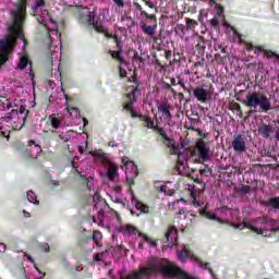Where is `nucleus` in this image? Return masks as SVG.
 Segmentation results:
<instances>
[{
    "label": "nucleus",
    "mask_w": 279,
    "mask_h": 279,
    "mask_svg": "<svg viewBox=\"0 0 279 279\" xmlns=\"http://www.w3.org/2000/svg\"><path fill=\"white\" fill-rule=\"evenodd\" d=\"M255 223L258 226H264V228H270L269 232H272L276 234V232H279V222L275 219H269L267 217H258L255 219Z\"/></svg>",
    "instance_id": "6e6552de"
},
{
    "label": "nucleus",
    "mask_w": 279,
    "mask_h": 279,
    "mask_svg": "<svg viewBox=\"0 0 279 279\" xmlns=\"http://www.w3.org/2000/svg\"><path fill=\"white\" fill-rule=\"evenodd\" d=\"M13 23L8 27V35L0 39V64H5L16 40L23 34V24L27 16V0H17L15 10L11 11Z\"/></svg>",
    "instance_id": "f257e3e1"
},
{
    "label": "nucleus",
    "mask_w": 279,
    "mask_h": 279,
    "mask_svg": "<svg viewBox=\"0 0 279 279\" xmlns=\"http://www.w3.org/2000/svg\"><path fill=\"white\" fill-rule=\"evenodd\" d=\"M153 132H156L161 136L162 141H169V135H167V131L165 129L160 128L158 124H156V128L153 129Z\"/></svg>",
    "instance_id": "393cba45"
},
{
    "label": "nucleus",
    "mask_w": 279,
    "mask_h": 279,
    "mask_svg": "<svg viewBox=\"0 0 279 279\" xmlns=\"http://www.w3.org/2000/svg\"><path fill=\"white\" fill-rule=\"evenodd\" d=\"M32 145H35V147H39L40 149V145L36 144V141L34 140L28 141L27 147H32Z\"/></svg>",
    "instance_id": "680f3d73"
},
{
    "label": "nucleus",
    "mask_w": 279,
    "mask_h": 279,
    "mask_svg": "<svg viewBox=\"0 0 279 279\" xmlns=\"http://www.w3.org/2000/svg\"><path fill=\"white\" fill-rule=\"evenodd\" d=\"M229 110H231V112L236 111L240 118L243 117V109H241V105L234 100L229 102Z\"/></svg>",
    "instance_id": "6ab92c4d"
},
{
    "label": "nucleus",
    "mask_w": 279,
    "mask_h": 279,
    "mask_svg": "<svg viewBox=\"0 0 279 279\" xmlns=\"http://www.w3.org/2000/svg\"><path fill=\"white\" fill-rule=\"evenodd\" d=\"M138 238L144 239L145 243H149L150 247H157L158 245V240H151V238L143 232H138Z\"/></svg>",
    "instance_id": "412c9836"
},
{
    "label": "nucleus",
    "mask_w": 279,
    "mask_h": 279,
    "mask_svg": "<svg viewBox=\"0 0 279 279\" xmlns=\"http://www.w3.org/2000/svg\"><path fill=\"white\" fill-rule=\"evenodd\" d=\"M214 60L218 63V64H225L226 60H228L225 56H221V53H216L214 56Z\"/></svg>",
    "instance_id": "2f4dec72"
},
{
    "label": "nucleus",
    "mask_w": 279,
    "mask_h": 279,
    "mask_svg": "<svg viewBox=\"0 0 279 279\" xmlns=\"http://www.w3.org/2000/svg\"><path fill=\"white\" fill-rule=\"evenodd\" d=\"M131 204H134L136 210H141V213H145V214L149 213V206L138 201V198L135 195L132 196Z\"/></svg>",
    "instance_id": "2eb2a0df"
},
{
    "label": "nucleus",
    "mask_w": 279,
    "mask_h": 279,
    "mask_svg": "<svg viewBox=\"0 0 279 279\" xmlns=\"http://www.w3.org/2000/svg\"><path fill=\"white\" fill-rule=\"evenodd\" d=\"M193 95L197 101L201 104H206L210 99V90L204 88V87H196L193 90Z\"/></svg>",
    "instance_id": "9d476101"
},
{
    "label": "nucleus",
    "mask_w": 279,
    "mask_h": 279,
    "mask_svg": "<svg viewBox=\"0 0 279 279\" xmlns=\"http://www.w3.org/2000/svg\"><path fill=\"white\" fill-rule=\"evenodd\" d=\"M106 165H107V172H106V178L110 182H119V166L109 159H106Z\"/></svg>",
    "instance_id": "1a4fd4ad"
},
{
    "label": "nucleus",
    "mask_w": 279,
    "mask_h": 279,
    "mask_svg": "<svg viewBox=\"0 0 279 279\" xmlns=\"http://www.w3.org/2000/svg\"><path fill=\"white\" fill-rule=\"evenodd\" d=\"M210 23H211L213 27H219V20L214 17L210 20Z\"/></svg>",
    "instance_id": "bf43d9fd"
},
{
    "label": "nucleus",
    "mask_w": 279,
    "mask_h": 279,
    "mask_svg": "<svg viewBox=\"0 0 279 279\" xmlns=\"http://www.w3.org/2000/svg\"><path fill=\"white\" fill-rule=\"evenodd\" d=\"M81 180H82L84 186H86V189H88V191H90V186H88V184L90 183V180L86 177H81Z\"/></svg>",
    "instance_id": "a18cd8bd"
},
{
    "label": "nucleus",
    "mask_w": 279,
    "mask_h": 279,
    "mask_svg": "<svg viewBox=\"0 0 279 279\" xmlns=\"http://www.w3.org/2000/svg\"><path fill=\"white\" fill-rule=\"evenodd\" d=\"M113 2L116 3V5H118V8H123L125 5V2L123 0H113Z\"/></svg>",
    "instance_id": "6e6d98bb"
},
{
    "label": "nucleus",
    "mask_w": 279,
    "mask_h": 279,
    "mask_svg": "<svg viewBox=\"0 0 279 279\" xmlns=\"http://www.w3.org/2000/svg\"><path fill=\"white\" fill-rule=\"evenodd\" d=\"M142 16H145L148 21H156V14H149L147 11H142Z\"/></svg>",
    "instance_id": "4c0bfd02"
},
{
    "label": "nucleus",
    "mask_w": 279,
    "mask_h": 279,
    "mask_svg": "<svg viewBox=\"0 0 279 279\" xmlns=\"http://www.w3.org/2000/svg\"><path fill=\"white\" fill-rule=\"evenodd\" d=\"M165 145L166 147L169 149V147L171 146V143H174L175 140L171 138V137H168V140H165Z\"/></svg>",
    "instance_id": "603ef678"
},
{
    "label": "nucleus",
    "mask_w": 279,
    "mask_h": 279,
    "mask_svg": "<svg viewBox=\"0 0 279 279\" xmlns=\"http://www.w3.org/2000/svg\"><path fill=\"white\" fill-rule=\"evenodd\" d=\"M194 259L196 260V263H198L199 267H202L203 269H207V271H209V274L215 278V271L213 270V268L209 267V263H206L198 257H194Z\"/></svg>",
    "instance_id": "b1692460"
},
{
    "label": "nucleus",
    "mask_w": 279,
    "mask_h": 279,
    "mask_svg": "<svg viewBox=\"0 0 279 279\" xmlns=\"http://www.w3.org/2000/svg\"><path fill=\"white\" fill-rule=\"evenodd\" d=\"M27 64H29V66H31L29 76L34 81V70H32L33 63H32V61H29V57L28 56L20 57L17 69L20 71H24V69H27Z\"/></svg>",
    "instance_id": "4468645a"
},
{
    "label": "nucleus",
    "mask_w": 279,
    "mask_h": 279,
    "mask_svg": "<svg viewBox=\"0 0 279 279\" xmlns=\"http://www.w3.org/2000/svg\"><path fill=\"white\" fill-rule=\"evenodd\" d=\"M97 16V9L95 7H92L88 9L87 13L85 14V21L87 25L93 27L95 32L98 34H106V28L104 27V20L106 19V15L99 14L98 17L95 20Z\"/></svg>",
    "instance_id": "7ed1b4c3"
},
{
    "label": "nucleus",
    "mask_w": 279,
    "mask_h": 279,
    "mask_svg": "<svg viewBox=\"0 0 279 279\" xmlns=\"http://www.w3.org/2000/svg\"><path fill=\"white\" fill-rule=\"evenodd\" d=\"M186 29H195V25H197V22L191 17H186Z\"/></svg>",
    "instance_id": "7c9ffc66"
},
{
    "label": "nucleus",
    "mask_w": 279,
    "mask_h": 279,
    "mask_svg": "<svg viewBox=\"0 0 279 279\" xmlns=\"http://www.w3.org/2000/svg\"><path fill=\"white\" fill-rule=\"evenodd\" d=\"M99 239H101V232L99 231H94L93 232V241L96 243V245L99 246Z\"/></svg>",
    "instance_id": "e433bc0d"
},
{
    "label": "nucleus",
    "mask_w": 279,
    "mask_h": 279,
    "mask_svg": "<svg viewBox=\"0 0 279 279\" xmlns=\"http://www.w3.org/2000/svg\"><path fill=\"white\" fill-rule=\"evenodd\" d=\"M167 185H161L160 187H159V191H160V193H167Z\"/></svg>",
    "instance_id": "69168bd1"
},
{
    "label": "nucleus",
    "mask_w": 279,
    "mask_h": 279,
    "mask_svg": "<svg viewBox=\"0 0 279 279\" xmlns=\"http://www.w3.org/2000/svg\"><path fill=\"white\" fill-rule=\"evenodd\" d=\"M208 213V203H206L205 207L199 209V215L201 217H205Z\"/></svg>",
    "instance_id": "37998d69"
},
{
    "label": "nucleus",
    "mask_w": 279,
    "mask_h": 279,
    "mask_svg": "<svg viewBox=\"0 0 279 279\" xmlns=\"http://www.w3.org/2000/svg\"><path fill=\"white\" fill-rule=\"evenodd\" d=\"M60 83H61V93L64 95L65 100L69 101V95H66V89H64V82H62V73L60 74Z\"/></svg>",
    "instance_id": "58836bf2"
},
{
    "label": "nucleus",
    "mask_w": 279,
    "mask_h": 279,
    "mask_svg": "<svg viewBox=\"0 0 279 279\" xmlns=\"http://www.w3.org/2000/svg\"><path fill=\"white\" fill-rule=\"evenodd\" d=\"M156 27H158V25H156V24L154 26L143 24L142 25V32L144 34H146L147 36H154V34H156Z\"/></svg>",
    "instance_id": "4be33fe9"
},
{
    "label": "nucleus",
    "mask_w": 279,
    "mask_h": 279,
    "mask_svg": "<svg viewBox=\"0 0 279 279\" xmlns=\"http://www.w3.org/2000/svg\"><path fill=\"white\" fill-rule=\"evenodd\" d=\"M220 51L223 53L225 58H230V53H228V47H222Z\"/></svg>",
    "instance_id": "864d4df0"
},
{
    "label": "nucleus",
    "mask_w": 279,
    "mask_h": 279,
    "mask_svg": "<svg viewBox=\"0 0 279 279\" xmlns=\"http://www.w3.org/2000/svg\"><path fill=\"white\" fill-rule=\"evenodd\" d=\"M94 158H96L97 162H101V165H106V154L99 150L89 151Z\"/></svg>",
    "instance_id": "5701e85b"
},
{
    "label": "nucleus",
    "mask_w": 279,
    "mask_h": 279,
    "mask_svg": "<svg viewBox=\"0 0 279 279\" xmlns=\"http://www.w3.org/2000/svg\"><path fill=\"white\" fill-rule=\"evenodd\" d=\"M246 138L243 134L233 135V140L231 142V146L235 154H245L247 151V144L245 143Z\"/></svg>",
    "instance_id": "0eeeda50"
},
{
    "label": "nucleus",
    "mask_w": 279,
    "mask_h": 279,
    "mask_svg": "<svg viewBox=\"0 0 279 279\" xmlns=\"http://www.w3.org/2000/svg\"><path fill=\"white\" fill-rule=\"evenodd\" d=\"M122 165H123V167H128V165H133V167H134V161H130L128 159H122Z\"/></svg>",
    "instance_id": "052dcab7"
},
{
    "label": "nucleus",
    "mask_w": 279,
    "mask_h": 279,
    "mask_svg": "<svg viewBox=\"0 0 279 279\" xmlns=\"http://www.w3.org/2000/svg\"><path fill=\"white\" fill-rule=\"evenodd\" d=\"M27 199L28 202H31V204H35L37 206L38 204H40V202H38V196H36V193H34L33 191L27 192Z\"/></svg>",
    "instance_id": "cd10ccee"
},
{
    "label": "nucleus",
    "mask_w": 279,
    "mask_h": 279,
    "mask_svg": "<svg viewBox=\"0 0 279 279\" xmlns=\"http://www.w3.org/2000/svg\"><path fill=\"white\" fill-rule=\"evenodd\" d=\"M133 59L137 60V62H143V57L138 54V51H134Z\"/></svg>",
    "instance_id": "de8ad7c7"
},
{
    "label": "nucleus",
    "mask_w": 279,
    "mask_h": 279,
    "mask_svg": "<svg viewBox=\"0 0 279 279\" xmlns=\"http://www.w3.org/2000/svg\"><path fill=\"white\" fill-rule=\"evenodd\" d=\"M136 119L142 121L143 128H147V130H155L156 128V122H154V119H151V116L149 114H143V113H137Z\"/></svg>",
    "instance_id": "f8f14e48"
},
{
    "label": "nucleus",
    "mask_w": 279,
    "mask_h": 279,
    "mask_svg": "<svg viewBox=\"0 0 279 279\" xmlns=\"http://www.w3.org/2000/svg\"><path fill=\"white\" fill-rule=\"evenodd\" d=\"M247 230H251L252 232H255L256 234L264 235L265 234V229H258L256 226L252 223H245L244 225Z\"/></svg>",
    "instance_id": "bb28decb"
},
{
    "label": "nucleus",
    "mask_w": 279,
    "mask_h": 279,
    "mask_svg": "<svg viewBox=\"0 0 279 279\" xmlns=\"http://www.w3.org/2000/svg\"><path fill=\"white\" fill-rule=\"evenodd\" d=\"M206 219H209L211 221H217L218 223H228V220H223L220 217H217V215H215L214 213H208L206 216Z\"/></svg>",
    "instance_id": "a878e982"
},
{
    "label": "nucleus",
    "mask_w": 279,
    "mask_h": 279,
    "mask_svg": "<svg viewBox=\"0 0 279 279\" xmlns=\"http://www.w3.org/2000/svg\"><path fill=\"white\" fill-rule=\"evenodd\" d=\"M126 99H129V101H132L134 99V93L132 92V87H131V93L125 94Z\"/></svg>",
    "instance_id": "13d9d810"
},
{
    "label": "nucleus",
    "mask_w": 279,
    "mask_h": 279,
    "mask_svg": "<svg viewBox=\"0 0 279 279\" xmlns=\"http://www.w3.org/2000/svg\"><path fill=\"white\" fill-rule=\"evenodd\" d=\"M219 1H223V0H208V5H210L213 8H215L218 16H223V13L226 12V8L219 3Z\"/></svg>",
    "instance_id": "dca6fc26"
},
{
    "label": "nucleus",
    "mask_w": 279,
    "mask_h": 279,
    "mask_svg": "<svg viewBox=\"0 0 279 279\" xmlns=\"http://www.w3.org/2000/svg\"><path fill=\"white\" fill-rule=\"evenodd\" d=\"M47 5V1L45 0H35V8H45Z\"/></svg>",
    "instance_id": "a19ab883"
},
{
    "label": "nucleus",
    "mask_w": 279,
    "mask_h": 279,
    "mask_svg": "<svg viewBox=\"0 0 279 279\" xmlns=\"http://www.w3.org/2000/svg\"><path fill=\"white\" fill-rule=\"evenodd\" d=\"M125 232H128L129 234H136V232H138V229H136L134 225H126Z\"/></svg>",
    "instance_id": "c9c22d12"
},
{
    "label": "nucleus",
    "mask_w": 279,
    "mask_h": 279,
    "mask_svg": "<svg viewBox=\"0 0 279 279\" xmlns=\"http://www.w3.org/2000/svg\"><path fill=\"white\" fill-rule=\"evenodd\" d=\"M263 206H266L267 208H272L274 210H279V197L275 196L267 201H264Z\"/></svg>",
    "instance_id": "f3484780"
},
{
    "label": "nucleus",
    "mask_w": 279,
    "mask_h": 279,
    "mask_svg": "<svg viewBox=\"0 0 279 279\" xmlns=\"http://www.w3.org/2000/svg\"><path fill=\"white\" fill-rule=\"evenodd\" d=\"M173 106L167 101H162L158 107L157 110L158 112H161L163 114L165 119L168 121H171L173 119V116L171 114V109Z\"/></svg>",
    "instance_id": "ddd939ff"
},
{
    "label": "nucleus",
    "mask_w": 279,
    "mask_h": 279,
    "mask_svg": "<svg viewBox=\"0 0 279 279\" xmlns=\"http://www.w3.org/2000/svg\"><path fill=\"white\" fill-rule=\"evenodd\" d=\"M134 84H136V86H132V93H133V99L132 101H129L126 104H124L123 108L124 110H126V112H130L132 119H136L138 117V112L134 111V104H136V101H138V98L136 97V95H138V93H141V90H138V81H136V78L133 80Z\"/></svg>",
    "instance_id": "423d86ee"
},
{
    "label": "nucleus",
    "mask_w": 279,
    "mask_h": 279,
    "mask_svg": "<svg viewBox=\"0 0 279 279\" xmlns=\"http://www.w3.org/2000/svg\"><path fill=\"white\" fill-rule=\"evenodd\" d=\"M182 252L184 255L187 256V258H195V255H193V252L191 251V246L189 244L183 245Z\"/></svg>",
    "instance_id": "c756f323"
},
{
    "label": "nucleus",
    "mask_w": 279,
    "mask_h": 279,
    "mask_svg": "<svg viewBox=\"0 0 279 279\" xmlns=\"http://www.w3.org/2000/svg\"><path fill=\"white\" fill-rule=\"evenodd\" d=\"M106 38H113V43H116V47L118 50H108L109 56H111L112 60H116L119 66L125 64V59L121 56V51H123V46H121V39L117 35L112 36L109 33H106Z\"/></svg>",
    "instance_id": "39448f33"
},
{
    "label": "nucleus",
    "mask_w": 279,
    "mask_h": 279,
    "mask_svg": "<svg viewBox=\"0 0 279 279\" xmlns=\"http://www.w3.org/2000/svg\"><path fill=\"white\" fill-rule=\"evenodd\" d=\"M214 49H215V51H221V49H223V46H221L220 44H217V43H215L214 44Z\"/></svg>",
    "instance_id": "e2e57ef3"
},
{
    "label": "nucleus",
    "mask_w": 279,
    "mask_h": 279,
    "mask_svg": "<svg viewBox=\"0 0 279 279\" xmlns=\"http://www.w3.org/2000/svg\"><path fill=\"white\" fill-rule=\"evenodd\" d=\"M0 108H2V110H10L12 102L8 98H3V100L0 99Z\"/></svg>",
    "instance_id": "c85d7f7f"
},
{
    "label": "nucleus",
    "mask_w": 279,
    "mask_h": 279,
    "mask_svg": "<svg viewBox=\"0 0 279 279\" xmlns=\"http://www.w3.org/2000/svg\"><path fill=\"white\" fill-rule=\"evenodd\" d=\"M242 104H244L246 108H250L244 117V121H247L254 112H258V106L260 112H269V110H271V99H269L265 94H258L256 92L248 93L246 95V99L243 100Z\"/></svg>",
    "instance_id": "f03ea898"
},
{
    "label": "nucleus",
    "mask_w": 279,
    "mask_h": 279,
    "mask_svg": "<svg viewBox=\"0 0 279 279\" xmlns=\"http://www.w3.org/2000/svg\"><path fill=\"white\" fill-rule=\"evenodd\" d=\"M195 148L198 154L194 158V162H196V165H204V162H208V160H210V147L206 145V142L204 140H199L196 143Z\"/></svg>",
    "instance_id": "20e7f679"
},
{
    "label": "nucleus",
    "mask_w": 279,
    "mask_h": 279,
    "mask_svg": "<svg viewBox=\"0 0 279 279\" xmlns=\"http://www.w3.org/2000/svg\"><path fill=\"white\" fill-rule=\"evenodd\" d=\"M25 111H26L25 106H21L19 110L20 114H25Z\"/></svg>",
    "instance_id": "338daca9"
},
{
    "label": "nucleus",
    "mask_w": 279,
    "mask_h": 279,
    "mask_svg": "<svg viewBox=\"0 0 279 279\" xmlns=\"http://www.w3.org/2000/svg\"><path fill=\"white\" fill-rule=\"evenodd\" d=\"M134 7H135L136 10H138V12H141V14L143 15V12H145V10H143V7H142L138 2H134Z\"/></svg>",
    "instance_id": "4d7b16f0"
},
{
    "label": "nucleus",
    "mask_w": 279,
    "mask_h": 279,
    "mask_svg": "<svg viewBox=\"0 0 279 279\" xmlns=\"http://www.w3.org/2000/svg\"><path fill=\"white\" fill-rule=\"evenodd\" d=\"M178 228L169 227L166 232V240L169 243V247H173L178 243Z\"/></svg>",
    "instance_id": "9b49d317"
},
{
    "label": "nucleus",
    "mask_w": 279,
    "mask_h": 279,
    "mask_svg": "<svg viewBox=\"0 0 279 279\" xmlns=\"http://www.w3.org/2000/svg\"><path fill=\"white\" fill-rule=\"evenodd\" d=\"M190 195H191V197H192V204H193V206H196L197 208H201L202 203L197 202V196H196L195 192H194V191H191V192H190Z\"/></svg>",
    "instance_id": "473e14b6"
},
{
    "label": "nucleus",
    "mask_w": 279,
    "mask_h": 279,
    "mask_svg": "<svg viewBox=\"0 0 279 279\" xmlns=\"http://www.w3.org/2000/svg\"><path fill=\"white\" fill-rule=\"evenodd\" d=\"M250 191H252V187L250 185H242L238 190V193H240L241 195H247V193H250Z\"/></svg>",
    "instance_id": "f704fd0d"
},
{
    "label": "nucleus",
    "mask_w": 279,
    "mask_h": 279,
    "mask_svg": "<svg viewBox=\"0 0 279 279\" xmlns=\"http://www.w3.org/2000/svg\"><path fill=\"white\" fill-rule=\"evenodd\" d=\"M178 97H179V101H184V94L183 93H179Z\"/></svg>",
    "instance_id": "774afa93"
},
{
    "label": "nucleus",
    "mask_w": 279,
    "mask_h": 279,
    "mask_svg": "<svg viewBox=\"0 0 279 279\" xmlns=\"http://www.w3.org/2000/svg\"><path fill=\"white\" fill-rule=\"evenodd\" d=\"M50 123H51V126L54 128V130H58V128H60L62 122L60 121V119L52 117L50 118Z\"/></svg>",
    "instance_id": "72a5a7b5"
},
{
    "label": "nucleus",
    "mask_w": 279,
    "mask_h": 279,
    "mask_svg": "<svg viewBox=\"0 0 279 279\" xmlns=\"http://www.w3.org/2000/svg\"><path fill=\"white\" fill-rule=\"evenodd\" d=\"M178 84L180 87L183 88V90H186V85L184 84V82H182V80H179Z\"/></svg>",
    "instance_id": "0e129e2a"
},
{
    "label": "nucleus",
    "mask_w": 279,
    "mask_h": 279,
    "mask_svg": "<svg viewBox=\"0 0 279 279\" xmlns=\"http://www.w3.org/2000/svg\"><path fill=\"white\" fill-rule=\"evenodd\" d=\"M165 195H168L169 197H173V195H175V190H173V189L169 190L167 187Z\"/></svg>",
    "instance_id": "3c124183"
},
{
    "label": "nucleus",
    "mask_w": 279,
    "mask_h": 279,
    "mask_svg": "<svg viewBox=\"0 0 279 279\" xmlns=\"http://www.w3.org/2000/svg\"><path fill=\"white\" fill-rule=\"evenodd\" d=\"M182 215H186V207H182V208L179 210V213H177V214L174 215V218H175V219H180V216H182Z\"/></svg>",
    "instance_id": "c03bdc74"
},
{
    "label": "nucleus",
    "mask_w": 279,
    "mask_h": 279,
    "mask_svg": "<svg viewBox=\"0 0 279 279\" xmlns=\"http://www.w3.org/2000/svg\"><path fill=\"white\" fill-rule=\"evenodd\" d=\"M258 132L260 134V136H263L264 138H270L271 134L274 132V129L265 123H263L259 128H258Z\"/></svg>",
    "instance_id": "a211bd4d"
},
{
    "label": "nucleus",
    "mask_w": 279,
    "mask_h": 279,
    "mask_svg": "<svg viewBox=\"0 0 279 279\" xmlns=\"http://www.w3.org/2000/svg\"><path fill=\"white\" fill-rule=\"evenodd\" d=\"M225 226H231V228H234V230H239V228H241V225L230 222V220H228V223H225Z\"/></svg>",
    "instance_id": "09e8293b"
},
{
    "label": "nucleus",
    "mask_w": 279,
    "mask_h": 279,
    "mask_svg": "<svg viewBox=\"0 0 279 279\" xmlns=\"http://www.w3.org/2000/svg\"><path fill=\"white\" fill-rule=\"evenodd\" d=\"M94 202H101V195H99V192H95L93 195Z\"/></svg>",
    "instance_id": "8fccbe9b"
},
{
    "label": "nucleus",
    "mask_w": 279,
    "mask_h": 279,
    "mask_svg": "<svg viewBox=\"0 0 279 279\" xmlns=\"http://www.w3.org/2000/svg\"><path fill=\"white\" fill-rule=\"evenodd\" d=\"M168 149H169L171 156H178V160H180V154L182 151L180 150V145H178V143L171 142L170 147H168Z\"/></svg>",
    "instance_id": "aec40b11"
},
{
    "label": "nucleus",
    "mask_w": 279,
    "mask_h": 279,
    "mask_svg": "<svg viewBox=\"0 0 279 279\" xmlns=\"http://www.w3.org/2000/svg\"><path fill=\"white\" fill-rule=\"evenodd\" d=\"M143 2L150 8L151 10L155 9V12H158V9H156V4H154V2H151V0H143Z\"/></svg>",
    "instance_id": "ea45409f"
},
{
    "label": "nucleus",
    "mask_w": 279,
    "mask_h": 279,
    "mask_svg": "<svg viewBox=\"0 0 279 279\" xmlns=\"http://www.w3.org/2000/svg\"><path fill=\"white\" fill-rule=\"evenodd\" d=\"M177 254H178L179 260H181L183 263H184V260H186L189 258V256H186L183 251H179Z\"/></svg>",
    "instance_id": "79ce46f5"
},
{
    "label": "nucleus",
    "mask_w": 279,
    "mask_h": 279,
    "mask_svg": "<svg viewBox=\"0 0 279 279\" xmlns=\"http://www.w3.org/2000/svg\"><path fill=\"white\" fill-rule=\"evenodd\" d=\"M39 250L41 251V252H49V244H47V243H41V244H39Z\"/></svg>",
    "instance_id": "49530a36"
},
{
    "label": "nucleus",
    "mask_w": 279,
    "mask_h": 279,
    "mask_svg": "<svg viewBox=\"0 0 279 279\" xmlns=\"http://www.w3.org/2000/svg\"><path fill=\"white\" fill-rule=\"evenodd\" d=\"M171 56H173V52L171 50H165L166 60H171Z\"/></svg>",
    "instance_id": "5fc2aeb1"
}]
</instances>
